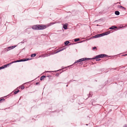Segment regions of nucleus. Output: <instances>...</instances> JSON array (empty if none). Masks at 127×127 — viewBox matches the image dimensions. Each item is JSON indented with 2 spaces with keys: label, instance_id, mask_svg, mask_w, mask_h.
<instances>
[{
  "label": "nucleus",
  "instance_id": "15",
  "mask_svg": "<svg viewBox=\"0 0 127 127\" xmlns=\"http://www.w3.org/2000/svg\"><path fill=\"white\" fill-rule=\"evenodd\" d=\"M36 54H32L31 55V57H33L36 56Z\"/></svg>",
  "mask_w": 127,
  "mask_h": 127
},
{
  "label": "nucleus",
  "instance_id": "30",
  "mask_svg": "<svg viewBox=\"0 0 127 127\" xmlns=\"http://www.w3.org/2000/svg\"><path fill=\"white\" fill-rule=\"evenodd\" d=\"M124 127H127V126L126 125H125L124 126Z\"/></svg>",
  "mask_w": 127,
  "mask_h": 127
},
{
  "label": "nucleus",
  "instance_id": "8",
  "mask_svg": "<svg viewBox=\"0 0 127 127\" xmlns=\"http://www.w3.org/2000/svg\"><path fill=\"white\" fill-rule=\"evenodd\" d=\"M115 28L117 29V27H116L115 26H113L111 27L110 28H109V29L113 30V29H114Z\"/></svg>",
  "mask_w": 127,
  "mask_h": 127
},
{
  "label": "nucleus",
  "instance_id": "32",
  "mask_svg": "<svg viewBox=\"0 0 127 127\" xmlns=\"http://www.w3.org/2000/svg\"><path fill=\"white\" fill-rule=\"evenodd\" d=\"M126 55H127V54H125V55H124V56H126Z\"/></svg>",
  "mask_w": 127,
  "mask_h": 127
},
{
  "label": "nucleus",
  "instance_id": "2",
  "mask_svg": "<svg viewBox=\"0 0 127 127\" xmlns=\"http://www.w3.org/2000/svg\"><path fill=\"white\" fill-rule=\"evenodd\" d=\"M90 58H82L77 61H75L73 64H74L80 62V64H83V63L82 62L86 60H90Z\"/></svg>",
  "mask_w": 127,
  "mask_h": 127
},
{
  "label": "nucleus",
  "instance_id": "13",
  "mask_svg": "<svg viewBox=\"0 0 127 127\" xmlns=\"http://www.w3.org/2000/svg\"><path fill=\"white\" fill-rule=\"evenodd\" d=\"M110 33V31H108V32H106L105 33H104V35H107Z\"/></svg>",
  "mask_w": 127,
  "mask_h": 127
},
{
  "label": "nucleus",
  "instance_id": "25",
  "mask_svg": "<svg viewBox=\"0 0 127 127\" xmlns=\"http://www.w3.org/2000/svg\"><path fill=\"white\" fill-rule=\"evenodd\" d=\"M59 73H57L56 74V76H59Z\"/></svg>",
  "mask_w": 127,
  "mask_h": 127
},
{
  "label": "nucleus",
  "instance_id": "20",
  "mask_svg": "<svg viewBox=\"0 0 127 127\" xmlns=\"http://www.w3.org/2000/svg\"><path fill=\"white\" fill-rule=\"evenodd\" d=\"M79 40H80L78 38H76L74 39V41H75V42H76L77 41H79Z\"/></svg>",
  "mask_w": 127,
  "mask_h": 127
},
{
  "label": "nucleus",
  "instance_id": "33",
  "mask_svg": "<svg viewBox=\"0 0 127 127\" xmlns=\"http://www.w3.org/2000/svg\"><path fill=\"white\" fill-rule=\"evenodd\" d=\"M11 64V63L10 64H8V65H9V64Z\"/></svg>",
  "mask_w": 127,
  "mask_h": 127
},
{
  "label": "nucleus",
  "instance_id": "7",
  "mask_svg": "<svg viewBox=\"0 0 127 127\" xmlns=\"http://www.w3.org/2000/svg\"><path fill=\"white\" fill-rule=\"evenodd\" d=\"M99 37H100V36H99V34L95 35L93 37V38H96Z\"/></svg>",
  "mask_w": 127,
  "mask_h": 127
},
{
  "label": "nucleus",
  "instance_id": "6",
  "mask_svg": "<svg viewBox=\"0 0 127 127\" xmlns=\"http://www.w3.org/2000/svg\"><path fill=\"white\" fill-rule=\"evenodd\" d=\"M16 46H12L11 47H8V50H10L11 49H13L14 48H15V47H16Z\"/></svg>",
  "mask_w": 127,
  "mask_h": 127
},
{
  "label": "nucleus",
  "instance_id": "28",
  "mask_svg": "<svg viewBox=\"0 0 127 127\" xmlns=\"http://www.w3.org/2000/svg\"><path fill=\"white\" fill-rule=\"evenodd\" d=\"M75 43H72V44H69L68 45H73V44H75Z\"/></svg>",
  "mask_w": 127,
  "mask_h": 127
},
{
  "label": "nucleus",
  "instance_id": "9",
  "mask_svg": "<svg viewBox=\"0 0 127 127\" xmlns=\"http://www.w3.org/2000/svg\"><path fill=\"white\" fill-rule=\"evenodd\" d=\"M115 14L117 15H119L120 12L118 11H116L115 12Z\"/></svg>",
  "mask_w": 127,
  "mask_h": 127
},
{
  "label": "nucleus",
  "instance_id": "37",
  "mask_svg": "<svg viewBox=\"0 0 127 127\" xmlns=\"http://www.w3.org/2000/svg\"><path fill=\"white\" fill-rule=\"evenodd\" d=\"M66 86H67V85H66Z\"/></svg>",
  "mask_w": 127,
  "mask_h": 127
},
{
  "label": "nucleus",
  "instance_id": "22",
  "mask_svg": "<svg viewBox=\"0 0 127 127\" xmlns=\"http://www.w3.org/2000/svg\"><path fill=\"white\" fill-rule=\"evenodd\" d=\"M21 88L22 89H23L25 88L24 86V85H22L21 87Z\"/></svg>",
  "mask_w": 127,
  "mask_h": 127
},
{
  "label": "nucleus",
  "instance_id": "14",
  "mask_svg": "<svg viewBox=\"0 0 127 127\" xmlns=\"http://www.w3.org/2000/svg\"><path fill=\"white\" fill-rule=\"evenodd\" d=\"M5 100V99L4 98H2L0 99V102L1 103L3 101H4Z\"/></svg>",
  "mask_w": 127,
  "mask_h": 127
},
{
  "label": "nucleus",
  "instance_id": "36",
  "mask_svg": "<svg viewBox=\"0 0 127 127\" xmlns=\"http://www.w3.org/2000/svg\"><path fill=\"white\" fill-rule=\"evenodd\" d=\"M98 26V25H97V26Z\"/></svg>",
  "mask_w": 127,
  "mask_h": 127
},
{
  "label": "nucleus",
  "instance_id": "17",
  "mask_svg": "<svg viewBox=\"0 0 127 127\" xmlns=\"http://www.w3.org/2000/svg\"><path fill=\"white\" fill-rule=\"evenodd\" d=\"M26 60L25 59H22L20 60V62H23V61H26L27 60Z\"/></svg>",
  "mask_w": 127,
  "mask_h": 127
},
{
  "label": "nucleus",
  "instance_id": "5",
  "mask_svg": "<svg viewBox=\"0 0 127 127\" xmlns=\"http://www.w3.org/2000/svg\"><path fill=\"white\" fill-rule=\"evenodd\" d=\"M7 66H8V64L4 65H3L2 66L0 67V70L6 67H7Z\"/></svg>",
  "mask_w": 127,
  "mask_h": 127
},
{
  "label": "nucleus",
  "instance_id": "27",
  "mask_svg": "<svg viewBox=\"0 0 127 127\" xmlns=\"http://www.w3.org/2000/svg\"><path fill=\"white\" fill-rule=\"evenodd\" d=\"M122 8L123 9H124L125 10L126 9V8L125 7H123H123H122Z\"/></svg>",
  "mask_w": 127,
  "mask_h": 127
},
{
  "label": "nucleus",
  "instance_id": "34",
  "mask_svg": "<svg viewBox=\"0 0 127 127\" xmlns=\"http://www.w3.org/2000/svg\"><path fill=\"white\" fill-rule=\"evenodd\" d=\"M93 101L92 102V104L93 105Z\"/></svg>",
  "mask_w": 127,
  "mask_h": 127
},
{
  "label": "nucleus",
  "instance_id": "11",
  "mask_svg": "<svg viewBox=\"0 0 127 127\" xmlns=\"http://www.w3.org/2000/svg\"><path fill=\"white\" fill-rule=\"evenodd\" d=\"M70 43V42L68 41H66L64 42V44L65 45H67Z\"/></svg>",
  "mask_w": 127,
  "mask_h": 127
},
{
  "label": "nucleus",
  "instance_id": "23",
  "mask_svg": "<svg viewBox=\"0 0 127 127\" xmlns=\"http://www.w3.org/2000/svg\"><path fill=\"white\" fill-rule=\"evenodd\" d=\"M96 59V61H99L100 60V59H98V58H97V59Z\"/></svg>",
  "mask_w": 127,
  "mask_h": 127
},
{
  "label": "nucleus",
  "instance_id": "16",
  "mask_svg": "<svg viewBox=\"0 0 127 127\" xmlns=\"http://www.w3.org/2000/svg\"><path fill=\"white\" fill-rule=\"evenodd\" d=\"M19 90H18L17 91H15L14 93L15 94H17L19 92Z\"/></svg>",
  "mask_w": 127,
  "mask_h": 127
},
{
  "label": "nucleus",
  "instance_id": "10",
  "mask_svg": "<svg viewBox=\"0 0 127 127\" xmlns=\"http://www.w3.org/2000/svg\"><path fill=\"white\" fill-rule=\"evenodd\" d=\"M67 25L65 24L64 25H63V28H64L65 30L67 29Z\"/></svg>",
  "mask_w": 127,
  "mask_h": 127
},
{
  "label": "nucleus",
  "instance_id": "29",
  "mask_svg": "<svg viewBox=\"0 0 127 127\" xmlns=\"http://www.w3.org/2000/svg\"><path fill=\"white\" fill-rule=\"evenodd\" d=\"M36 84L37 85H38V84H39V82H37L36 83Z\"/></svg>",
  "mask_w": 127,
  "mask_h": 127
},
{
  "label": "nucleus",
  "instance_id": "4",
  "mask_svg": "<svg viewBox=\"0 0 127 127\" xmlns=\"http://www.w3.org/2000/svg\"><path fill=\"white\" fill-rule=\"evenodd\" d=\"M65 49V48H62L59 49H58L56 51V52L55 53H58L61 51H62L63 50H64Z\"/></svg>",
  "mask_w": 127,
  "mask_h": 127
},
{
  "label": "nucleus",
  "instance_id": "1",
  "mask_svg": "<svg viewBox=\"0 0 127 127\" xmlns=\"http://www.w3.org/2000/svg\"><path fill=\"white\" fill-rule=\"evenodd\" d=\"M51 24L44 25H36L33 26L32 28L34 30H40L45 29L51 25Z\"/></svg>",
  "mask_w": 127,
  "mask_h": 127
},
{
  "label": "nucleus",
  "instance_id": "18",
  "mask_svg": "<svg viewBox=\"0 0 127 127\" xmlns=\"http://www.w3.org/2000/svg\"><path fill=\"white\" fill-rule=\"evenodd\" d=\"M92 92H90L89 94V96L88 97H90L92 96Z\"/></svg>",
  "mask_w": 127,
  "mask_h": 127
},
{
  "label": "nucleus",
  "instance_id": "12",
  "mask_svg": "<svg viewBox=\"0 0 127 127\" xmlns=\"http://www.w3.org/2000/svg\"><path fill=\"white\" fill-rule=\"evenodd\" d=\"M46 77V76H42L40 78V80H43V79L44 78H45Z\"/></svg>",
  "mask_w": 127,
  "mask_h": 127
},
{
  "label": "nucleus",
  "instance_id": "24",
  "mask_svg": "<svg viewBox=\"0 0 127 127\" xmlns=\"http://www.w3.org/2000/svg\"><path fill=\"white\" fill-rule=\"evenodd\" d=\"M118 7L120 8H122L123 6L121 5H118Z\"/></svg>",
  "mask_w": 127,
  "mask_h": 127
},
{
  "label": "nucleus",
  "instance_id": "19",
  "mask_svg": "<svg viewBox=\"0 0 127 127\" xmlns=\"http://www.w3.org/2000/svg\"><path fill=\"white\" fill-rule=\"evenodd\" d=\"M104 33L102 34H99V36H100V37L105 35Z\"/></svg>",
  "mask_w": 127,
  "mask_h": 127
},
{
  "label": "nucleus",
  "instance_id": "35",
  "mask_svg": "<svg viewBox=\"0 0 127 127\" xmlns=\"http://www.w3.org/2000/svg\"><path fill=\"white\" fill-rule=\"evenodd\" d=\"M54 24V23H52V24Z\"/></svg>",
  "mask_w": 127,
  "mask_h": 127
},
{
  "label": "nucleus",
  "instance_id": "31",
  "mask_svg": "<svg viewBox=\"0 0 127 127\" xmlns=\"http://www.w3.org/2000/svg\"><path fill=\"white\" fill-rule=\"evenodd\" d=\"M48 56H49V55H48L47 54L46 55V57H47Z\"/></svg>",
  "mask_w": 127,
  "mask_h": 127
},
{
  "label": "nucleus",
  "instance_id": "21",
  "mask_svg": "<svg viewBox=\"0 0 127 127\" xmlns=\"http://www.w3.org/2000/svg\"><path fill=\"white\" fill-rule=\"evenodd\" d=\"M20 62V60H16V61H15L14 62H12V63H16V62Z\"/></svg>",
  "mask_w": 127,
  "mask_h": 127
},
{
  "label": "nucleus",
  "instance_id": "26",
  "mask_svg": "<svg viewBox=\"0 0 127 127\" xmlns=\"http://www.w3.org/2000/svg\"><path fill=\"white\" fill-rule=\"evenodd\" d=\"M96 47H94L93 48V50H94L95 49H96Z\"/></svg>",
  "mask_w": 127,
  "mask_h": 127
},
{
  "label": "nucleus",
  "instance_id": "3",
  "mask_svg": "<svg viewBox=\"0 0 127 127\" xmlns=\"http://www.w3.org/2000/svg\"><path fill=\"white\" fill-rule=\"evenodd\" d=\"M107 56V55L104 54H101L96 56L95 57L93 58H90V60H93L97 58H102Z\"/></svg>",
  "mask_w": 127,
  "mask_h": 127
}]
</instances>
